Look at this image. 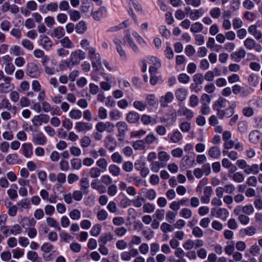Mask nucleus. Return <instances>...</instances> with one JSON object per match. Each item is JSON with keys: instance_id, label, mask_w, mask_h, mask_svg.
<instances>
[{"instance_id": "obj_28", "label": "nucleus", "mask_w": 262, "mask_h": 262, "mask_svg": "<svg viewBox=\"0 0 262 262\" xmlns=\"http://www.w3.org/2000/svg\"><path fill=\"white\" fill-rule=\"evenodd\" d=\"M222 164L224 167L229 169L230 173H233L237 169L236 167L227 158H224L222 160Z\"/></svg>"}, {"instance_id": "obj_50", "label": "nucleus", "mask_w": 262, "mask_h": 262, "mask_svg": "<svg viewBox=\"0 0 262 262\" xmlns=\"http://www.w3.org/2000/svg\"><path fill=\"white\" fill-rule=\"evenodd\" d=\"M133 146L136 150H142L145 148V143L143 140H137L133 143Z\"/></svg>"}, {"instance_id": "obj_15", "label": "nucleus", "mask_w": 262, "mask_h": 262, "mask_svg": "<svg viewBox=\"0 0 262 262\" xmlns=\"http://www.w3.org/2000/svg\"><path fill=\"white\" fill-rule=\"evenodd\" d=\"M246 54L245 50L243 49H241L238 51L233 52L230 57L231 59L236 62H239L241 60L244 58Z\"/></svg>"}, {"instance_id": "obj_18", "label": "nucleus", "mask_w": 262, "mask_h": 262, "mask_svg": "<svg viewBox=\"0 0 262 262\" xmlns=\"http://www.w3.org/2000/svg\"><path fill=\"white\" fill-rule=\"evenodd\" d=\"M106 14V9L104 7H100L98 10L92 13L94 19L97 21L100 20Z\"/></svg>"}, {"instance_id": "obj_53", "label": "nucleus", "mask_w": 262, "mask_h": 262, "mask_svg": "<svg viewBox=\"0 0 262 262\" xmlns=\"http://www.w3.org/2000/svg\"><path fill=\"white\" fill-rule=\"evenodd\" d=\"M111 159L114 163L120 164L123 162L122 156L118 152H115L111 156Z\"/></svg>"}, {"instance_id": "obj_38", "label": "nucleus", "mask_w": 262, "mask_h": 262, "mask_svg": "<svg viewBox=\"0 0 262 262\" xmlns=\"http://www.w3.org/2000/svg\"><path fill=\"white\" fill-rule=\"evenodd\" d=\"M68 14L70 19L73 21H78L81 18L80 13L77 10H69L68 11Z\"/></svg>"}, {"instance_id": "obj_5", "label": "nucleus", "mask_w": 262, "mask_h": 262, "mask_svg": "<svg viewBox=\"0 0 262 262\" xmlns=\"http://www.w3.org/2000/svg\"><path fill=\"white\" fill-rule=\"evenodd\" d=\"M26 72L29 77L37 78L40 76L41 71L37 64L31 62L27 64Z\"/></svg>"}, {"instance_id": "obj_56", "label": "nucleus", "mask_w": 262, "mask_h": 262, "mask_svg": "<svg viewBox=\"0 0 262 262\" xmlns=\"http://www.w3.org/2000/svg\"><path fill=\"white\" fill-rule=\"evenodd\" d=\"M81 189L83 190L85 193H88L89 187V181L87 178H83L80 181Z\"/></svg>"}, {"instance_id": "obj_26", "label": "nucleus", "mask_w": 262, "mask_h": 262, "mask_svg": "<svg viewBox=\"0 0 262 262\" xmlns=\"http://www.w3.org/2000/svg\"><path fill=\"white\" fill-rule=\"evenodd\" d=\"M221 155L220 149L217 146H212L208 150V155L212 158L219 159Z\"/></svg>"}, {"instance_id": "obj_4", "label": "nucleus", "mask_w": 262, "mask_h": 262, "mask_svg": "<svg viewBox=\"0 0 262 262\" xmlns=\"http://www.w3.org/2000/svg\"><path fill=\"white\" fill-rule=\"evenodd\" d=\"M116 127L118 130L117 137L118 140L122 142L124 140L126 134L128 130L127 124L124 121L118 122L116 124Z\"/></svg>"}, {"instance_id": "obj_44", "label": "nucleus", "mask_w": 262, "mask_h": 262, "mask_svg": "<svg viewBox=\"0 0 262 262\" xmlns=\"http://www.w3.org/2000/svg\"><path fill=\"white\" fill-rule=\"evenodd\" d=\"M108 171L112 176L114 177L118 176L121 171V169L119 166L115 164L111 165L108 167Z\"/></svg>"}, {"instance_id": "obj_13", "label": "nucleus", "mask_w": 262, "mask_h": 262, "mask_svg": "<svg viewBox=\"0 0 262 262\" xmlns=\"http://www.w3.org/2000/svg\"><path fill=\"white\" fill-rule=\"evenodd\" d=\"M174 99L172 93L168 92L164 96L161 97L160 102L162 107L167 106L168 103H171Z\"/></svg>"}, {"instance_id": "obj_6", "label": "nucleus", "mask_w": 262, "mask_h": 262, "mask_svg": "<svg viewBox=\"0 0 262 262\" xmlns=\"http://www.w3.org/2000/svg\"><path fill=\"white\" fill-rule=\"evenodd\" d=\"M96 129L99 133L106 131L111 133L114 131L115 125L110 122H99L96 125Z\"/></svg>"}, {"instance_id": "obj_23", "label": "nucleus", "mask_w": 262, "mask_h": 262, "mask_svg": "<svg viewBox=\"0 0 262 262\" xmlns=\"http://www.w3.org/2000/svg\"><path fill=\"white\" fill-rule=\"evenodd\" d=\"M260 250L259 246L256 244H255L250 247L247 252L245 253V255L247 257H249V254H251L253 256H255L260 253Z\"/></svg>"}, {"instance_id": "obj_46", "label": "nucleus", "mask_w": 262, "mask_h": 262, "mask_svg": "<svg viewBox=\"0 0 262 262\" xmlns=\"http://www.w3.org/2000/svg\"><path fill=\"white\" fill-rule=\"evenodd\" d=\"M254 209L252 205L248 204L242 207V212L247 215H250L253 213Z\"/></svg>"}, {"instance_id": "obj_48", "label": "nucleus", "mask_w": 262, "mask_h": 262, "mask_svg": "<svg viewBox=\"0 0 262 262\" xmlns=\"http://www.w3.org/2000/svg\"><path fill=\"white\" fill-rule=\"evenodd\" d=\"M255 228L253 226H249L246 228L241 230L243 234L247 236H252L255 233Z\"/></svg>"}, {"instance_id": "obj_12", "label": "nucleus", "mask_w": 262, "mask_h": 262, "mask_svg": "<svg viewBox=\"0 0 262 262\" xmlns=\"http://www.w3.org/2000/svg\"><path fill=\"white\" fill-rule=\"evenodd\" d=\"M227 100L226 99L220 97L212 105V108L214 110L216 111V113L220 112L222 108H225L226 106V102Z\"/></svg>"}, {"instance_id": "obj_29", "label": "nucleus", "mask_w": 262, "mask_h": 262, "mask_svg": "<svg viewBox=\"0 0 262 262\" xmlns=\"http://www.w3.org/2000/svg\"><path fill=\"white\" fill-rule=\"evenodd\" d=\"M140 118L139 114L135 112H130L127 115L126 119L130 123H136Z\"/></svg>"}, {"instance_id": "obj_22", "label": "nucleus", "mask_w": 262, "mask_h": 262, "mask_svg": "<svg viewBox=\"0 0 262 262\" xmlns=\"http://www.w3.org/2000/svg\"><path fill=\"white\" fill-rule=\"evenodd\" d=\"M190 13L189 17L190 19L194 21L203 15L204 11L203 8H200L199 9H193Z\"/></svg>"}, {"instance_id": "obj_41", "label": "nucleus", "mask_w": 262, "mask_h": 262, "mask_svg": "<svg viewBox=\"0 0 262 262\" xmlns=\"http://www.w3.org/2000/svg\"><path fill=\"white\" fill-rule=\"evenodd\" d=\"M203 29V25L199 22H196L191 25L190 31L193 33H196L202 32Z\"/></svg>"}, {"instance_id": "obj_27", "label": "nucleus", "mask_w": 262, "mask_h": 262, "mask_svg": "<svg viewBox=\"0 0 262 262\" xmlns=\"http://www.w3.org/2000/svg\"><path fill=\"white\" fill-rule=\"evenodd\" d=\"M23 154L27 158H30L33 154L32 146L30 143H25L22 145Z\"/></svg>"}, {"instance_id": "obj_10", "label": "nucleus", "mask_w": 262, "mask_h": 262, "mask_svg": "<svg viewBox=\"0 0 262 262\" xmlns=\"http://www.w3.org/2000/svg\"><path fill=\"white\" fill-rule=\"evenodd\" d=\"M32 141L36 145H44L47 142V139L42 133L40 132L33 135Z\"/></svg>"}, {"instance_id": "obj_16", "label": "nucleus", "mask_w": 262, "mask_h": 262, "mask_svg": "<svg viewBox=\"0 0 262 262\" xmlns=\"http://www.w3.org/2000/svg\"><path fill=\"white\" fill-rule=\"evenodd\" d=\"M234 113V110L232 108H227L216 113V116L219 119H223L224 117L229 118L231 117Z\"/></svg>"}, {"instance_id": "obj_20", "label": "nucleus", "mask_w": 262, "mask_h": 262, "mask_svg": "<svg viewBox=\"0 0 262 262\" xmlns=\"http://www.w3.org/2000/svg\"><path fill=\"white\" fill-rule=\"evenodd\" d=\"M104 146L111 151H113L116 147V143L114 139L112 136L108 135L106 137L104 141Z\"/></svg>"}, {"instance_id": "obj_3", "label": "nucleus", "mask_w": 262, "mask_h": 262, "mask_svg": "<svg viewBox=\"0 0 262 262\" xmlns=\"http://www.w3.org/2000/svg\"><path fill=\"white\" fill-rule=\"evenodd\" d=\"M86 57V53L80 49L76 50L71 52L69 60L71 64L74 66L79 64L81 61L84 59Z\"/></svg>"}, {"instance_id": "obj_57", "label": "nucleus", "mask_w": 262, "mask_h": 262, "mask_svg": "<svg viewBox=\"0 0 262 262\" xmlns=\"http://www.w3.org/2000/svg\"><path fill=\"white\" fill-rule=\"evenodd\" d=\"M209 13L213 18H219L221 15V9L218 7L213 8L210 10Z\"/></svg>"}, {"instance_id": "obj_49", "label": "nucleus", "mask_w": 262, "mask_h": 262, "mask_svg": "<svg viewBox=\"0 0 262 262\" xmlns=\"http://www.w3.org/2000/svg\"><path fill=\"white\" fill-rule=\"evenodd\" d=\"M134 107L140 111H144L145 110L147 105L142 101L136 100L133 103Z\"/></svg>"}, {"instance_id": "obj_61", "label": "nucleus", "mask_w": 262, "mask_h": 262, "mask_svg": "<svg viewBox=\"0 0 262 262\" xmlns=\"http://www.w3.org/2000/svg\"><path fill=\"white\" fill-rule=\"evenodd\" d=\"M180 214L184 219H188L192 216V212L190 209L185 208L181 210Z\"/></svg>"}, {"instance_id": "obj_43", "label": "nucleus", "mask_w": 262, "mask_h": 262, "mask_svg": "<svg viewBox=\"0 0 262 262\" xmlns=\"http://www.w3.org/2000/svg\"><path fill=\"white\" fill-rule=\"evenodd\" d=\"M255 41L251 38H246L244 42V45L247 49L251 50L255 47Z\"/></svg>"}, {"instance_id": "obj_9", "label": "nucleus", "mask_w": 262, "mask_h": 262, "mask_svg": "<svg viewBox=\"0 0 262 262\" xmlns=\"http://www.w3.org/2000/svg\"><path fill=\"white\" fill-rule=\"evenodd\" d=\"M93 128L92 123L83 121L77 122L75 123V129L79 132H86Z\"/></svg>"}, {"instance_id": "obj_40", "label": "nucleus", "mask_w": 262, "mask_h": 262, "mask_svg": "<svg viewBox=\"0 0 262 262\" xmlns=\"http://www.w3.org/2000/svg\"><path fill=\"white\" fill-rule=\"evenodd\" d=\"M18 160V156L16 154H11L8 155L5 159L6 162L9 165L15 164Z\"/></svg>"}, {"instance_id": "obj_7", "label": "nucleus", "mask_w": 262, "mask_h": 262, "mask_svg": "<svg viewBox=\"0 0 262 262\" xmlns=\"http://www.w3.org/2000/svg\"><path fill=\"white\" fill-rule=\"evenodd\" d=\"M50 117L48 115L41 114L34 116L32 119V122L34 126L38 127L41 126L42 123H48Z\"/></svg>"}, {"instance_id": "obj_59", "label": "nucleus", "mask_w": 262, "mask_h": 262, "mask_svg": "<svg viewBox=\"0 0 262 262\" xmlns=\"http://www.w3.org/2000/svg\"><path fill=\"white\" fill-rule=\"evenodd\" d=\"M70 218L73 220H78L81 217V212L78 209H73L69 213Z\"/></svg>"}, {"instance_id": "obj_36", "label": "nucleus", "mask_w": 262, "mask_h": 262, "mask_svg": "<svg viewBox=\"0 0 262 262\" xmlns=\"http://www.w3.org/2000/svg\"><path fill=\"white\" fill-rule=\"evenodd\" d=\"M86 24L83 21H80L75 26V30L77 33L83 34L86 30Z\"/></svg>"}, {"instance_id": "obj_39", "label": "nucleus", "mask_w": 262, "mask_h": 262, "mask_svg": "<svg viewBox=\"0 0 262 262\" xmlns=\"http://www.w3.org/2000/svg\"><path fill=\"white\" fill-rule=\"evenodd\" d=\"M165 165L160 161L152 162L150 164V169L154 172H158L160 168L164 167Z\"/></svg>"}, {"instance_id": "obj_35", "label": "nucleus", "mask_w": 262, "mask_h": 262, "mask_svg": "<svg viewBox=\"0 0 262 262\" xmlns=\"http://www.w3.org/2000/svg\"><path fill=\"white\" fill-rule=\"evenodd\" d=\"M27 258L32 262H42V260L35 251H30L27 254Z\"/></svg>"}, {"instance_id": "obj_33", "label": "nucleus", "mask_w": 262, "mask_h": 262, "mask_svg": "<svg viewBox=\"0 0 262 262\" xmlns=\"http://www.w3.org/2000/svg\"><path fill=\"white\" fill-rule=\"evenodd\" d=\"M69 116L72 119L79 120L82 117V113L80 110L72 109L70 111Z\"/></svg>"}, {"instance_id": "obj_45", "label": "nucleus", "mask_w": 262, "mask_h": 262, "mask_svg": "<svg viewBox=\"0 0 262 262\" xmlns=\"http://www.w3.org/2000/svg\"><path fill=\"white\" fill-rule=\"evenodd\" d=\"M182 139V135L179 131H174L171 135L170 140L172 143H178Z\"/></svg>"}, {"instance_id": "obj_64", "label": "nucleus", "mask_w": 262, "mask_h": 262, "mask_svg": "<svg viewBox=\"0 0 262 262\" xmlns=\"http://www.w3.org/2000/svg\"><path fill=\"white\" fill-rule=\"evenodd\" d=\"M58 5L57 3L51 2L46 6V10L51 12H55L57 11Z\"/></svg>"}, {"instance_id": "obj_42", "label": "nucleus", "mask_w": 262, "mask_h": 262, "mask_svg": "<svg viewBox=\"0 0 262 262\" xmlns=\"http://www.w3.org/2000/svg\"><path fill=\"white\" fill-rule=\"evenodd\" d=\"M61 46L67 49L73 48L74 46L73 43L70 40L68 37H64L60 40Z\"/></svg>"}, {"instance_id": "obj_37", "label": "nucleus", "mask_w": 262, "mask_h": 262, "mask_svg": "<svg viewBox=\"0 0 262 262\" xmlns=\"http://www.w3.org/2000/svg\"><path fill=\"white\" fill-rule=\"evenodd\" d=\"M96 165L97 167L100 168L102 172H104L106 170L108 164L105 159L100 158L96 161Z\"/></svg>"}, {"instance_id": "obj_8", "label": "nucleus", "mask_w": 262, "mask_h": 262, "mask_svg": "<svg viewBox=\"0 0 262 262\" xmlns=\"http://www.w3.org/2000/svg\"><path fill=\"white\" fill-rule=\"evenodd\" d=\"M4 82L0 83V93H7L14 88V85L11 83V78L5 77Z\"/></svg>"}, {"instance_id": "obj_1", "label": "nucleus", "mask_w": 262, "mask_h": 262, "mask_svg": "<svg viewBox=\"0 0 262 262\" xmlns=\"http://www.w3.org/2000/svg\"><path fill=\"white\" fill-rule=\"evenodd\" d=\"M101 181L103 184H101L100 181L97 180H93L91 186L93 189H95L100 193H104L106 192V188L104 185L106 186H110L112 184L113 179L112 178L107 174L103 175L101 178Z\"/></svg>"}, {"instance_id": "obj_47", "label": "nucleus", "mask_w": 262, "mask_h": 262, "mask_svg": "<svg viewBox=\"0 0 262 262\" xmlns=\"http://www.w3.org/2000/svg\"><path fill=\"white\" fill-rule=\"evenodd\" d=\"M10 54L14 55L16 56H18L20 55H24V53L20 49V48L18 46H12L10 50Z\"/></svg>"}, {"instance_id": "obj_54", "label": "nucleus", "mask_w": 262, "mask_h": 262, "mask_svg": "<svg viewBox=\"0 0 262 262\" xmlns=\"http://www.w3.org/2000/svg\"><path fill=\"white\" fill-rule=\"evenodd\" d=\"M194 162V160H191L189 156H185L181 160V164L183 166H192Z\"/></svg>"}, {"instance_id": "obj_52", "label": "nucleus", "mask_w": 262, "mask_h": 262, "mask_svg": "<svg viewBox=\"0 0 262 262\" xmlns=\"http://www.w3.org/2000/svg\"><path fill=\"white\" fill-rule=\"evenodd\" d=\"M11 27V24L8 20H4L0 24V28L4 32H8Z\"/></svg>"}, {"instance_id": "obj_31", "label": "nucleus", "mask_w": 262, "mask_h": 262, "mask_svg": "<svg viewBox=\"0 0 262 262\" xmlns=\"http://www.w3.org/2000/svg\"><path fill=\"white\" fill-rule=\"evenodd\" d=\"M46 222L49 226L54 228L58 231L61 230L59 223L54 218L48 217L46 219Z\"/></svg>"}, {"instance_id": "obj_17", "label": "nucleus", "mask_w": 262, "mask_h": 262, "mask_svg": "<svg viewBox=\"0 0 262 262\" xmlns=\"http://www.w3.org/2000/svg\"><path fill=\"white\" fill-rule=\"evenodd\" d=\"M188 91L184 88H179L175 92L176 98L180 101H184L187 96Z\"/></svg>"}, {"instance_id": "obj_32", "label": "nucleus", "mask_w": 262, "mask_h": 262, "mask_svg": "<svg viewBox=\"0 0 262 262\" xmlns=\"http://www.w3.org/2000/svg\"><path fill=\"white\" fill-rule=\"evenodd\" d=\"M230 178L234 182L241 183L244 182L245 176L241 172H236L233 173L232 175H230Z\"/></svg>"}, {"instance_id": "obj_51", "label": "nucleus", "mask_w": 262, "mask_h": 262, "mask_svg": "<svg viewBox=\"0 0 262 262\" xmlns=\"http://www.w3.org/2000/svg\"><path fill=\"white\" fill-rule=\"evenodd\" d=\"M22 231V228L18 224H15L11 226L10 229V233L11 234L16 235L20 234Z\"/></svg>"}, {"instance_id": "obj_34", "label": "nucleus", "mask_w": 262, "mask_h": 262, "mask_svg": "<svg viewBox=\"0 0 262 262\" xmlns=\"http://www.w3.org/2000/svg\"><path fill=\"white\" fill-rule=\"evenodd\" d=\"M102 170L97 167H93L90 169L89 174L93 179H96L99 177L101 175Z\"/></svg>"}, {"instance_id": "obj_25", "label": "nucleus", "mask_w": 262, "mask_h": 262, "mask_svg": "<svg viewBox=\"0 0 262 262\" xmlns=\"http://www.w3.org/2000/svg\"><path fill=\"white\" fill-rule=\"evenodd\" d=\"M65 35L64 28L61 26H58L55 28L52 34V36L57 39H60Z\"/></svg>"}, {"instance_id": "obj_19", "label": "nucleus", "mask_w": 262, "mask_h": 262, "mask_svg": "<svg viewBox=\"0 0 262 262\" xmlns=\"http://www.w3.org/2000/svg\"><path fill=\"white\" fill-rule=\"evenodd\" d=\"M178 114L180 116H185L187 120H191L193 117L192 111L187 107H183L178 111Z\"/></svg>"}, {"instance_id": "obj_58", "label": "nucleus", "mask_w": 262, "mask_h": 262, "mask_svg": "<svg viewBox=\"0 0 262 262\" xmlns=\"http://www.w3.org/2000/svg\"><path fill=\"white\" fill-rule=\"evenodd\" d=\"M145 201L144 198L137 196L135 199L132 201V203L135 207L139 208L142 206L143 202Z\"/></svg>"}, {"instance_id": "obj_55", "label": "nucleus", "mask_w": 262, "mask_h": 262, "mask_svg": "<svg viewBox=\"0 0 262 262\" xmlns=\"http://www.w3.org/2000/svg\"><path fill=\"white\" fill-rule=\"evenodd\" d=\"M71 164L73 169L79 170L82 166L81 160L80 159H73L71 160Z\"/></svg>"}, {"instance_id": "obj_62", "label": "nucleus", "mask_w": 262, "mask_h": 262, "mask_svg": "<svg viewBox=\"0 0 262 262\" xmlns=\"http://www.w3.org/2000/svg\"><path fill=\"white\" fill-rule=\"evenodd\" d=\"M193 79L195 84H201L204 81V76L201 73H197L193 76Z\"/></svg>"}, {"instance_id": "obj_14", "label": "nucleus", "mask_w": 262, "mask_h": 262, "mask_svg": "<svg viewBox=\"0 0 262 262\" xmlns=\"http://www.w3.org/2000/svg\"><path fill=\"white\" fill-rule=\"evenodd\" d=\"M114 42L116 45V49L119 54L120 58L125 60L126 59V53L125 50L123 49L121 46L122 41L118 39H115L114 40Z\"/></svg>"}, {"instance_id": "obj_63", "label": "nucleus", "mask_w": 262, "mask_h": 262, "mask_svg": "<svg viewBox=\"0 0 262 262\" xmlns=\"http://www.w3.org/2000/svg\"><path fill=\"white\" fill-rule=\"evenodd\" d=\"M146 105L149 106H154L156 103L155 96L153 94L148 95L146 98Z\"/></svg>"}, {"instance_id": "obj_60", "label": "nucleus", "mask_w": 262, "mask_h": 262, "mask_svg": "<svg viewBox=\"0 0 262 262\" xmlns=\"http://www.w3.org/2000/svg\"><path fill=\"white\" fill-rule=\"evenodd\" d=\"M43 47L46 50H49L52 47L53 42L51 39L47 36L42 38Z\"/></svg>"}, {"instance_id": "obj_24", "label": "nucleus", "mask_w": 262, "mask_h": 262, "mask_svg": "<svg viewBox=\"0 0 262 262\" xmlns=\"http://www.w3.org/2000/svg\"><path fill=\"white\" fill-rule=\"evenodd\" d=\"M249 33L253 35L256 39H259L262 38L261 32L257 29L256 25H251L248 28Z\"/></svg>"}, {"instance_id": "obj_2", "label": "nucleus", "mask_w": 262, "mask_h": 262, "mask_svg": "<svg viewBox=\"0 0 262 262\" xmlns=\"http://www.w3.org/2000/svg\"><path fill=\"white\" fill-rule=\"evenodd\" d=\"M88 56L91 60L92 65L96 71L102 67V62L101 57L98 53L96 52V49L93 47H89L88 48Z\"/></svg>"}, {"instance_id": "obj_30", "label": "nucleus", "mask_w": 262, "mask_h": 262, "mask_svg": "<svg viewBox=\"0 0 262 262\" xmlns=\"http://www.w3.org/2000/svg\"><path fill=\"white\" fill-rule=\"evenodd\" d=\"M113 239V235L109 232L102 234L99 239V243L101 244L106 245L108 242Z\"/></svg>"}, {"instance_id": "obj_21", "label": "nucleus", "mask_w": 262, "mask_h": 262, "mask_svg": "<svg viewBox=\"0 0 262 262\" xmlns=\"http://www.w3.org/2000/svg\"><path fill=\"white\" fill-rule=\"evenodd\" d=\"M261 136V134L258 130H255L252 131L249 135L250 141L253 144H257Z\"/></svg>"}, {"instance_id": "obj_11", "label": "nucleus", "mask_w": 262, "mask_h": 262, "mask_svg": "<svg viewBox=\"0 0 262 262\" xmlns=\"http://www.w3.org/2000/svg\"><path fill=\"white\" fill-rule=\"evenodd\" d=\"M123 41L124 43H127L129 45V46L132 49L134 52L136 53L139 52V49L134 42L129 31H126V35L123 38Z\"/></svg>"}]
</instances>
